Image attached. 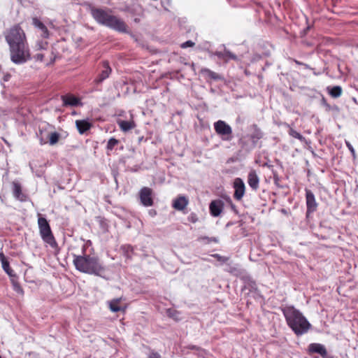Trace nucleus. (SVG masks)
I'll return each mask as SVG.
<instances>
[{
	"mask_svg": "<svg viewBox=\"0 0 358 358\" xmlns=\"http://www.w3.org/2000/svg\"><path fill=\"white\" fill-rule=\"evenodd\" d=\"M5 38L9 45L12 62L15 64H22L31 59L25 33L19 25L11 27Z\"/></svg>",
	"mask_w": 358,
	"mask_h": 358,
	"instance_id": "f257e3e1",
	"label": "nucleus"
},
{
	"mask_svg": "<svg viewBox=\"0 0 358 358\" xmlns=\"http://www.w3.org/2000/svg\"><path fill=\"white\" fill-rule=\"evenodd\" d=\"M72 255L73 263L76 270L84 273L104 277L106 266L97 256L87 255L85 246L83 247L82 255L73 254Z\"/></svg>",
	"mask_w": 358,
	"mask_h": 358,
	"instance_id": "f03ea898",
	"label": "nucleus"
},
{
	"mask_svg": "<svg viewBox=\"0 0 358 358\" xmlns=\"http://www.w3.org/2000/svg\"><path fill=\"white\" fill-rule=\"evenodd\" d=\"M287 326L297 336L306 334L311 328V324L298 309L293 306H287L282 308Z\"/></svg>",
	"mask_w": 358,
	"mask_h": 358,
	"instance_id": "7ed1b4c3",
	"label": "nucleus"
},
{
	"mask_svg": "<svg viewBox=\"0 0 358 358\" xmlns=\"http://www.w3.org/2000/svg\"><path fill=\"white\" fill-rule=\"evenodd\" d=\"M90 13L99 24L119 32H127V26L125 22L117 17L110 15L108 11L92 6L90 7Z\"/></svg>",
	"mask_w": 358,
	"mask_h": 358,
	"instance_id": "20e7f679",
	"label": "nucleus"
},
{
	"mask_svg": "<svg viewBox=\"0 0 358 358\" xmlns=\"http://www.w3.org/2000/svg\"><path fill=\"white\" fill-rule=\"evenodd\" d=\"M38 224L42 239L52 248L57 246V242L52 235L50 226L46 218L39 217Z\"/></svg>",
	"mask_w": 358,
	"mask_h": 358,
	"instance_id": "39448f33",
	"label": "nucleus"
},
{
	"mask_svg": "<svg viewBox=\"0 0 358 358\" xmlns=\"http://www.w3.org/2000/svg\"><path fill=\"white\" fill-rule=\"evenodd\" d=\"M216 133L222 136L224 140L230 141L232 138V129L223 120H218L214 123Z\"/></svg>",
	"mask_w": 358,
	"mask_h": 358,
	"instance_id": "423d86ee",
	"label": "nucleus"
},
{
	"mask_svg": "<svg viewBox=\"0 0 358 358\" xmlns=\"http://www.w3.org/2000/svg\"><path fill=\"white\" fill-rule=\"evenodd\" d=\"M306 202L307 208L306 217L308 218L312 213L316 211L317 203L316 202L314 194L308 189H306Z\"/></svg>",
	"mask_w": 358,
	"mask_h": 358,
	"instance_id": "0eeeda50",
	"label": "nucleus"
},
{
	"mask_svg": "<svg viewBox=\"0 0 358 358\" xmlns=\"http://www.w3.org/2000/svg\"><path fill=\"white\" fill-rule=\"evenodd\" d=\"M308 350L310 355L316 353L320 355L322 358H337L329 354L325 346L320 343H310L308 345Z\"/></svg>",
	"mask_w": 358,
	"mask_h": 358,
	"instance_id": "6e6552de",
	"label": "nucleus"
},
{
	"mask_svg": "<svg viewBox=\"0 0 358 358\" xmlns=\"http://www.w3.org/2000/svg\"><path fill=\"white\" fill-rule=\"evenodd\" d=\"M152 191L149 187H143L139 192L141 203L146 207L153 205V199L152 197Z\"/></svg>",
	"mask_w": 358,
	"mask_h": 358,
	"instance_id": "1a4fd4ad",
	"label": "nucleus"
},
{
	"mask_svg": "<svg viewBox=\"0 0 358 358\" xmlns=\"http://www.w3.org/2000/svg\"><path fill=\"white\" fill-rule=\"evenodd\" d=\"M43 131L40 129V136L39 140L41 144H45L47 143L46 139L48 138V142L50 145H55L59 140L61 135L58 132L54 131V132H47L45 134V136L43 135Z\"/></svg>",
	"mask_w": 358,
	"mask_h": 358,
	"instance_id": "9d476101",
	"label": "nucleus"
},
{
	"mask_svg": "<svg viewBox=\"0 0 358 358\" xmlns=\"http://www.w3.org/2000/svg\"><path fill=\"white\" fill-rule=\"evenodd\" d=\"M234 197L236 200L240 201L245 194V186L243 180L240 178H235L234 181Z\"/></svg>",
	"mask_w": 358,
	"mask_h": 358,
	"instance_id": "9b49d317",
	"label": "nucleus"
},
{
	"mask_svg": "<svg viewBox=\"0 0 358 358\" xmlns=\"http://www.w3.org/2000/svg\"><path fill=\"white\" fill-rule=\"evenodd\" d=\"M224 208V202L222 200H213L209 205L210 213L213 217H218Z\"/></svg>",
	"mask_w": 358,
	"mask_h": 358,
	"instance_id": "f8f14e48",
	"label": "nucleus"
},
{
	"mask_svg": "<svg viewBox=\"0 0 358 358\" xmlns=\"http://www.w3.org/2000/svg\"><path fill=\"white\" fill-rule=\"evenodd\" d=\"M189 201L185 196L180 195L173 201L172 206L177 210L182 211L186 208Z\"/></svg>",
	"mask_w": 358,
	"mask_h": 358,
	"instance_id": "ddd939ff",
	"label": "nucleus"
},
{
	"mask_svg": "<svg viewBox=\"0 0 358 358\" xmlns=\"http://www.w3.org/2000/svg\"><path fill=\"white\" fill-rule=\"evenodd\" d=\"M13 194L14 197L20 201H27V196L26 194L22 193L21 185L16 181H13Z\"/></svg>",
	"mask_w": 358,
	"mask_h": 358,
	"instance_id": "4468645a",
	"label": "nucleus"
},
{
	"mask_svg": "<svg viewBox=\"0 0 358 358\" xmlns=\"http://www.w3.org/2000/svg\"><path fill=\"white\" fill-rule=\"evenodd\" d=\"M111 73V69L108 64V62H103V69L97 78L94 80V82L96 84L101 83L105 79L108 78L110 73Z\"/></svg>",
	"mask_w": 358,
	"mask_h": 358,
	"instance_id": "2eb2a0df",
	"label": "nucleus"
},
{
	"mask_svg": "<svg viewBox=\"0 0 358 358\" xmlns=\"http://www.w3.org/2000/svg\"><path fill=\"white\" fill-rule=\"evenodd\" d=\"M62 100L63 101V106H78L82 105L80 100L72 94L62 96Z\"/></svg>",
	"mask_w": 358,
	"mask_h": 358,
	"instance_id": "dca6fc26",
	"label": "nucleus"
},
{
	"mask_svg": "<svg viewBox=\"0 0 358 358\" xmlns=\"http://www.w3.org/2000/svg\"><path fill=\"white\" fill-rule=\"evenodd\" d=\"M250 127L252 129V133L250 135V138L252 142L253 147H255L257 141L263 137L264 134L256 124H253Z\"/></svg>",
	"mask_w": 358,
	"mask_h": 358,
	"instance_id": "f3484780",
	"label": "nucleus"
},
{
	"mask_svg": "<svg viewBox=\"0 0 358 358\" xmlns=\"http://www.w3.org/2000/svg\"><path fill=\"white\" fill-rule=\"evenodd\" d=\"M248 183L252 189L257 190L258 189L259 178L255 170H251L249 172L248 176Z\"/></svg>",
	"mask_w": 358,
	"mask_h": 358,
	"instance_id": "a211bd4d",
	"label": "nucleus"
},
{
	"mask_svg": "<svg viewBox=\"0 0 358 358\" xmlns=\"http://www.w3.org/2000/svg\"><path fill=\"white\" fill-rule=\"evenodd\" d=\"M32 24L34 27H37L41 31V36L43 38H48L49 36L48 30L46 26L37 17L32 19Z\"/></svg>",
	"mask_w": 358,
	"mask_h": 358,
	"instance_id": "6ab92c4d",
	"label": "nucleus"
},
{
	"mask_svg": "<svg viewBox=\"0 0 358 358\" xmlns=\"http://www.w3.org/2000/svg\"><path fill=\"white\" fill-rule=\"evenodd\" d=\"M0 261L1 262L2 268L3 271L10 276H15V274L14 273V271L10 266V264L8 261L7 260L6 257L3 253L0 254Z\"/></svg>",
	"mask_w": 358,
	"mask_h": 358,
	"instance_id": "aec40b11",
	"label": "nucleus"
},
{
	"mask_svg": "<svg viewBox=\"0 0 358 358\" xmlns=\"http://www.w3.org/2000/svg\"><path fill=\"white\" fill-rule=\"evenodd\" d=\"M76 125L80 134H83L91 127V124L85 120H76Z\"/></svg>",
	"mask_w": 358,
	"mask_h": 358,
	"instance_id": "412c9836",
	"label": "nucleus"
},
{
	"mask_svg": "<svg viewBox=\"0 0 358 358\" xmlns=\"http://www.w3.org/2000/svg\"><path fill=\"white\" fill-rule=\"evenodd\" d=\"M117 124L119 125L120 128L122 131L127 132L131 129H134L136 127V124L133 120L131 121H125L119 120H117Z\"/></svg>",
	"mask_w": 358,
	"mask_h": 358,
	"instance_id": "4be33fe9",
	"label": "nucleus"
},
{
	"mask_svg": "<svg viewBox=\"0 0 358 358\" xmlns=\"http://www.w3.org/2000/svg\"><path fill=\"white\" fill-rule=\"evenodd\" d=\"M201 73L213 80H221L223 78L221 75H220L207 68L202 69L201 70Z\"/></svg>",
	"mask_w": 358,
	"mask_h": 358,
	"instance_id": "5701e85b",
	"label": "nucleus"
},
{
	"mask_svg": "<svg viewBox=\"0 0 358 358\" xmlns=\"http://www.w3.org/2000/svg\"><path fill=\"white\" fill-rule=\"evenodd\" d=\"M327 91L332 98H338L341 96L343 90L341 86L336 85L334 87L328 86Z\"/></svg>",
	"mask_w": 358,
	"mask_h": 358,
	"instance_id": "b1692460",
	"label": "nucleus"
},
{
	"mask_svg": "<svg viewBox=\"0 0 358 358\" xmlns=\"http://www.w3.org/2000/svg\"><path fill=\"white\" fill-rule=\"evenodd\" d=\"M120 250L126 259H131L134 253V248L131 245H123L121 246Z\"/></svg>",
	"mask_w": 358,
	"mask_h": 358,
	"instance_id": "393cba45",
	"label": "nucleus"
},
{
	"mask_svg": "<svg viewBox=\"0 0 358 358\" xmlns=\"http://www.w3.org/2000/svg\"><path fill=\"white\" fill-rule=\"evenodd\" d=\"M238 145L239 146L245 151H250L252 150L255 147L252 145V143L251 145H249L247 140H246V136H242L239 140H238Z\"/></svg>",
	"mask_w": 358,
	"mask_h": 358,
	"instance_id": "a878e982",
	"label": "nucleus"
},
{
	"mask_svg": "<svg viewBox=\"0 0 358 358\" xmlns=\"http://www.w3.org/2000/svg\"><path fill=\"white\" fill-rule=\"evenodd\" d=\"M223 57H221V59L224 60L225 62H227L229 59L238 61V57L230 52L229 50L224 48V51L222 52Z\"/></svg>",
	"mask_w": 358,
	"mask_h": 358,
	"instance_id": "bb28decb",
	"label": "nucleus"
},
{
	"mask_svg": "<svg viewBox=\"0 0 358 358\" xmlns=\"http://www.w3.org/2000/svg\"><path fill=\"white\" fill-rule=\"evenodd\" d=\"M120 301L121 299H115L109 302V308L112 312L117 313L122 310L121 307L119 306Z\"/></svg>",
	"mask_w": 358,
	"mask_h": 358,
	"instance_id": "cd10ccee",
	"label": "nucleus"
},
{
	"mask_svg": "<svg viewBox=\"0 0 358 358\" xmlns=\"http://www.w3.org/2000/svg\"><path fill=\"white\" fill-rule=\"evenodd\" d=\"M244 289H248L250 292H256L257 290V285L255 281L248 279L245 282Z\"/></svg>",
	"mask_w": 358,
	"mask_h": 358,
	"instance_id": "c85d7f7f",
	"label": "nucleus"
},
{
	"mask_svg": "<svg viewBox=\"0 0 358 358\" xmlns=\"http://www.w3.org/2000/svg\"><path fill=\"white\" fill-rule=\"evenodd\" d=\"M289 134L291 136L300 140L301 141H303L305 139V138L300 133L297 132L296 130L293 129L292 128H291L289 129Z\"/></svg>",
	"mask_w": 358,
	"mask_h": 358,
	"instance_id": "c756f323",
	"label": "nucleus"
},
{
	"mask_svg": "<svg viewBox=\"0 0 358 358\" xmlns=\"http://www.w3.org/2000/svg\"><path fill=\"white\" fill-rule=\"evenodd\" d=\"M118 142H119L118 140H117L115 138H110L107 143V146H106L107 149L108 150H112L114 148V147L116 145H117Z\"/></svg>",
	"mask_w": 358,
	"mask_h": 358,
	"instance_id": "7c9ffc66",
	"label": "nucleus"
},
{
	"mask_svg": "<svg viewBox=\"0 0 358 358\" xmlns=\"http://www.w3.org/2000/svg\"><path fill=\"white\" fill-rule=\"evenodd\" d=\"M225 271L234 275H238L240 273V270L237 266L228 265Z\"/></svg>",
	"mask_w": 358,
	"mask_h": 358,
	"instance_id": "2f4dec72",
	"label": "nucleus"
},
{
	"mask_svg": "<svg viewBox=\"0 0 358 358\" xmlns=\"http://www.w3.org/2000/svg\"><path fill=\"white\" fill-rule=\"evenodd\" d=\"M147 358H162V356L154 350H150Z\"/></svg>",
	"mask_w": 358,
	"mask_h": 358,
	"instance_id": "473e14b6",
	"label": "nucleus"
},
{
	"mask_svg": "<svg viewBox=\"0 0 358 358\" xmlns=\"http://www.w3.org/2000/svg\"><path fill=\"white\" fill-rule=\"evenodd\" d=\"M13 288L17 293L20 294L22 295L24 294L23 289L22 288L19 283L13 282Z\"/></svg>",
	"mask_w": 358,
	"mask_h": 358,
	"instance_id": "72a5a7b5",
	"label": "nucleus"
},
{
	"mask_svg": "<svg viewBox=\"0 0 358 358\" xmlns=\"http://www.w3.org/2000/svg\"><path fill=\"white\" fill-rule=\"evenodd\" d=\"M208 52L210 57L217 56L220 59H221V57H223V55H222V51L213 52V51L208 50Z\"/></svg>",
	"mask_w": 358,
	"mask_h": 358,
	"instance_id": "f704fd0d",
	"label": "nucleus"
},
{
	"mask_svg": "<svg viewBox=\"0 0 358 358\" xmlns=\"http://www.w3.org/2000/svg\"><path fill=\"white\" fill-rule=\"evenodd\" d=\"M194 45V43L192 41H187L186 42L181 44L180 47L182 48H186L188 47H193Z\"/></svg>",
	"mask_w": 358,
	"mask_h": 358,
	"instance_id": "c9c22d12",
	"label": "nucleus"
},
{
	"mask_svg": "<svg viewBox=\"0 0 358 358\" xmlns=\"http://www.w3.org/2000/svg\"><path fill=\"white\" fill-rule=\"evenodd\" d=\"M188 220L191 222H196L197 220H198V218L196 217V215L195 214H192L191 213L189 216H188Z\"/></svg>",
	"mask_w": 358,
	"mask_h": 358,
	"instance_id": "e433bc0d",
	"label": "nucleus"
},
{
	"mask_svg": "<svg viewBox=\"0 0 358 358\" xmlns=\"http://www.w3.org/2000/svg\"><path fill=\"white\" fill-rule=\"evenodd\" d=\"M43 57H44V55L41 53H38L36 55H35L34 56V58L36 60V61H40V62H42L43 59Z\"/></svg>",
	"mask_w": 358,
	"mask_h": 358,
	"instance_id": "4c0bfd02",
	"label": "nucleus"
},
{
	"mask_svg": "<svg viewBox=\"0 0 358 358\" xmlns=\"http://www.w3.org/2000/svg\"><path fill=\"white\" fill-rule=\"evenodd\" d=\"M167 313H168L169 316H170L171 317H173V318H175L176 315L178 314L177 311L172 310L171 309H169Z\"/></svg>",
	"mask_w": 358,
	"mask_h": 358,
	"instance_id": "58836bf2",
	"label": "nucleus"
},
{
	"mask_svg": "<svg viewBox=\"0 0 358 358\" xmlns=\"http://www.w3.org/2000/svg\"><path fill=\"white\" fill-rule=\"evenodd\" d=\"M214 257H215L219 261L225 262L228 259V258H227L225 257H222L218 254L215 255Z\"/></svg>",
	"mask_w": 358,
	"mask_h": 358,
	"instance_id": "ea45409f",
	"label": "nucleus"
},
{
	"mask_svg": "<svg viewBox=\"0 0 358 358\" xmlns=\"http://www.w3.org/2000/svg\"><path fill=\"white\" fill-rule=\"evenodd\" d=\"M10 77L11 76L10 73H6L3 77V80L4 82H8L10 80Z\"/></svg>",
	"mask_w": 358,
	"mask_h": 358,
	"instance_id": "a19ab883",
	"label": "nucleus"
},
{
	"mask_svg": "<svg viewBox=\"0 0 358 358\" xmlns=\"http://www.w3.org/2000/svg\"><path fill=\"white\" fill-rule=\"evenodd\" d=\"M205 238L206 239H208L209 242H215V243H217L218 242V239L215 237H212L210 238H208V237H206Z\"/></svg>",
	"mask_w": 358,
	"mask_h": 358,
	"instance_id": "79ce46f5",
	"label": "nucleus"
},
{
	"mask_svg": "<svg viewBox=\"0 0 358 358\" xmlns=\"http://www.w3.org/2000/svg\"><path fill=\"white\" fill-rule=\"evenodd\" d=\"M347 145H348L349 150H350V152L352 153V155H355V150H354L353 147L348 143H347Z\"/></svg>",
	"mask_w": 358,
	"mask_h": 358,
	"instance_id": "37998d69",
	"label": "nucleus"
},
{
	"mask_svg": "<svg viewBox=\"0 0 358 358\" xmlns=\"http://www.w3.org/2000/svg\"><path fill=\"white\" fill-rule=\"evenodd\" d=\"M231 209L236 213H238V211H237V209H236V207L234 204H233L232 203H231Z\"/></svg>",
	"mask_w": 358,
	"mask_h": 358,
	"instance_id": "c03bdc74",
	"label": "nucleus"
},
{
	"mask_svg": "<svg viewBox=\"0 0 358 358\" xmlns=\"http://www.w3.org/2000/svg\"><path fill=\"white\" fill-rule=\"evenodd\" d=\"M150 214L152 215H156V211L155 210H150Z\"/></svg>",
	"mask_w": 358,
	"mask_h": 358,
	"instance_id": "a18cd8bd",
	"label": "nucleus"
},
{
	"mask_svg": "<svg viewBox=\"0 0 358 358\" xmlns=\"http://www.w3.org/2000/svg\"><path fill=\"white\" fill-rule=\"evenodd\" d=\"M191 349H199V348L195 345H192V347H191Z\"/></svg>",
	"mask_w": 358,
	"mask_h": 358,
	"instance_id": "49530a36",
	"label": "nucleus"
},
{
	"mask_svg": "<svg viewBox=\"0 0 358 358\" xmlns=\"http://www.w3.org/2000/svg\"><path fill=\"white\" fill-rule=\"evenodd\" d=\"M324 104H326V99L323 97L322 99Z\"/></svg>",
	"mask_w": 358,
	"mask_h": 358,
	"instance_id": "de8ad7c7",
	"label": "nucleus"
},
{
	"mask_svg": "<svg viewBox=\"0 0 358 358\" xmlns=\"http://www.w3.org/2000/svg\"><path fill=\"white\" fill-rule=\"evenodd\" d=\"M0 358H1V357L0 356Z\"/></svg>",
	"mask_w": 358,
	"mask_h": 358,
	"instance_id": "09e8293b",
	"label": "nucleus"
},
{
	"mask_svg": "<svg viewBox=\"0 0 358 358\" xmlns=\"http://www.w3.org/2000/svg\"><path fill=\"white\" fill-rule=\"evenodd\" d=\"M357 47H358V45H357Z\"/></svg>",
	"mask_w": 358,
	"mask_h": 358,
	"instance_id": "8fccbe9b",
	"label": "nucleus"
}]
</instances>
